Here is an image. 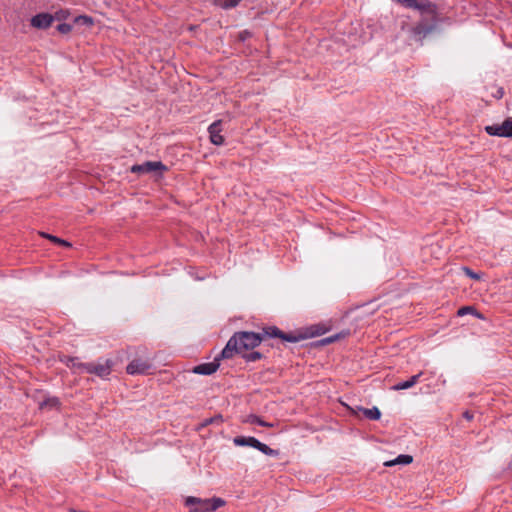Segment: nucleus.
Returning a JSON list of instances; mask_svg holds the SVG:
<instances>
[{"instance_id":"obj_1","label":"nucleus","mask_w":512,"mask_h":512,"mask_svg":"<svg viewBox=\"0 0 512 512\" xmlns=\"http://www.w3.org/2000/svg\"><path fill=\"white\" fill-rule=\"evenodd\" d=\"M263 340L261 333L255 332H236L227 342L221 352L222 359H229L235 353H244L247 350L257 347Z\"/></svg>"},{"instance_id":"obj_2","label":"nucleus","mask_w":512,"mask_h":512,"mask_svg":"<svg viewBox=\"0 0 512 512\" xmlns=\"http://www.w3.org/2000/svg\"><path fill=\"white\" fill-rule=\"evenodd\" d=\"M225 504L221 498L202 499L194 496H188L185 499V506L189 512H213Z\"/></svg>"},{"instance_id":"obj_3","label":"nucleus","mask_w":512,"mask_h":512,"mask_svg":"<svg viewBox=\"0 0 512 512\" xmlns=\"http://www.w3.org/2000/svg\"><path fill=\"white\" fill-rule=\"evenodd\" d=\"M233 442L236 446H249V447H252V448H255V449L261 451L263 454L268 455V456H277L278 455L277 450L271 449L269 446L260 442L255 437L237 436L233 439Z\"/></svg>"},{"instance_id":"obj_4","label":"nucleus","mask_w":512,"mask_h":512,"mask_svg":"<svg viewBox=\"0 0 512 512\" xmlns=\"http://www.w3.org/2000/svg\"><path fill=\"white\" fill-rule=\"evenodd\" d=\"M167 168L160 161H147L142 164H136L131 167V172L139 175L154 174L161 175Z\"/></svg>"},{"instance_id":"obj_5","label":"nucleus","mask_w":512,"mask_h":512,"mask_svg":"<svg viewBox=\"0 0 512 512\" xmlns=\"http://www.w3.org/2000/svg\"><path fill=\"white\" fill-rule=\"evenodd\" d=\"M80 365L85 372L106 378L111 373L112 362L105 360L98 363H84Z\"/></svg>"},{"instance_id":"obj_6","label":"nucleus","mask_w":512,"mask_h":512,"mask_svg":"<svg viewBox=\"0 0 512 512\" xmlns=\"http://www.w3.org/2000/svg\"><path fill=\"white\" fill-rule=\"evenodd\" d=\"M485 130L491 136L512 137V117L504 120L502 124L486 126Z\"/></svg>"},{"instance_id":"obj_7","label":"nucleus","mask_w":512,"mask_h":512,"mask_svg":"<svg viewBox=\"0 0 512 512\" xmlns=\"http://www.w3.org/2000/svg\"><path fill=\"white\" fill-rule=\"evenodd\" d=\"M262 335H263V338L265 336H267V337H278V338H281L284 341L291 342V343H296V342H298L301 339L300 336H296V335H293V334H285V333H283L280 329H278L275 326L265 328L263 333H262Z\"/></svg>"},{"instance_id":"obj_8","label":"nucleus","mask_w":512,"mask_h":512,"mask_svg":"<svg viewBox=\"0 0 512 512\" xmlns=\"http://www.w3.org/2000/svg\"><path fill=\"white\" fill-rule=\"evenodd\" d=\"M150 368L151 364L148 361L134 359L127 365L126 371L130 375L147 374Z\"/></svg>"},{"instance_id":"obj_9","label":"nucleus","mask_w":512,"mask_h":512,"mask_svg":"<svg viewBox=\"0 0 512 512\" xmlns=\"http://www.w3.org/2000/svg\"><path fill=\"white\" fill-rule=\"evenodd\" d=\"M220 358H222L221 355L216 357L214 359V361H212V362L202 363V364H199V365L195 366L192 369L193 373L199 374V375H211V374H213L214 372L217 371V369L220 366V364H219Z\"/></svg>"},{"instance_id":"obj_10","label":"nucleus","mask_w":512,"mask_h":512,"mask_svg":"<svg viewBox=\"0 0 512 512\" xmlns=\"http://www.w3.org/2000/svg\"><path fill=\"white\" fill-rule=\"evenodd\" d=\"M54 21V16L49 13H39L31 18V26L37 29H47Z\"/></svg>"},{"instance_id":"obj_11","label":"nucleus","mask_w":512,"mask_h":512,"mask_svg":"<svg viewBox=\"0 0 512 512\" xmlns=\"http://www.w3.org/2000/svg\"><path fill=\"white\" fill-rule=\"evenodd\" d=\"M221 125H222V121L218 120V121L213 122L208 127L210 140L214 145H217V146L222 145L224 143V137L221 135Z\"/></svg>"},{"instance_id":"obj_12","label":"nucleus","mask_w":512,"mask_h":512,"mask_svg":"<svg viewBox=\"0 0 512 512\" xmlns=\"http://www.w3.org/2000/svg\"><path fill=\"white\" fill-rule=\"evenodd\" d=\"M421 375H422V372H420L416 375H413L412 377H410V379L395 384L392 387V389L395 391L409 389V388L413 387L418 382Z\"/></svg>"},{"instance_id":"obj_13","label":"nucleus","mask_w":512,"mask_h":512,"mask_svg":"<svg viewBox=\"0 0 512 512\" xmlns=\"http://www.w3.org/2000/svg\"><path fill=\"white\" fill-rule=\"evenodd\" d=\"M412 461H413L412 456L407 455V454H401L393 460L386 461L384 463V465L387 467L394 466V465H407V464H410Z\"/></svg>"},{"instance_id":"obj_14","label":"nucleus","mask_w":512,"mask_h":512,"mask_svg":"<svg viewBox=\"0 0 512 512\" xmlns=\"http://www.w3.org/2000/svg\"><path fill=\"white\" fill-rule=\"evenodd\" d=\"M73 23H74V26L78 27V28H80V27L90 28L94 24V19L87 15H80V16H77L74 18Z\"/></svg>"},{"instance_id":"obj_15","label":"nucleus","mask_w":512,"mask_h":512,"mask_svg":"<svg viewBox=\"0 0 512 512\" xmlns=\"http://www.w3.org/2000/svg\"><path fill=\"white\" fill-rule=\"evenodd\" d=\"M366 418L370 420H378L381 417V412L377 407L372 408H360Z\"/></svg>"},{"instance_id":"obj_16","label":"nucleus","mask_w":512,"mask_h":512,"mask_svg":"<svg viewBox=\"0 0 512 512\" xmlns=\"http://www.w3.org/2000/svg\"><path fill=\"white\" fill-rule=\"evenodd\" d=\"M242 0H214L216 6L228 10L236 7Z\"/></svg>"},{"instance_id":"obj_17","label":"nucleus","mask_w":512,"mask_h":512,"mask_svg":"<svg viewBox=\"0 0 512 512\" xmlns=\"http://www.w3.org/2000/svg\"><path fill=\"white\" fill-rule=\"evenodd\" d=\"M247 422L250 424H257V425H260L263 427H273L274 426L273 423H268L256 415H249L247 417Z\"/></svg>"},{"instance_id":"obj_18","label":"nucleus","mask_w":512,"mask_h":512,"mask_svg":"<svg viewBox=\"0 0 512 512\" xmlns=\"http://www.w3.org/2000/svg\"><path fill=\"white\" fill-rule=\"evenodd\" d=\"M398 3L406 8L422 10L423 6L417 2V0H396Z\"/></svg>"},{"instance_id":"obj_19","label":"nucleus","mask_w":512,"mask_h":512,"mask_svg":"<svg viewBox=\"0 0 512 512\" xmlns=\"http://www.w3.org/2000/svg\"><path fill=\"white\" fill-rule=\"evenodd\" d=\"M243 354V358L248 361V362H254V361H257L259 360L262 355L261 353L257 352V351H253V352H250V353H242Z\"/></svg>"},{"instance_id":"obj_20","label":"nucleus","mask_w":512,"mask_h":512,"mask_svg":"<svg viewBox=\"0 0 512 512\" xmlns=\"http://www.w3.org/2000/svg\"><path fill=\"white\" fill-rule=\"evenodd\" d=\"M41 235L43 237H46L49 240L53 241L54 243H57V244H60V245L66 246V247L71 246L70 243H68L67 241H65L63 239H60V238H58L56 236H53V235H50V234H46V233H42Z\"/></svg>"},{"instance_id":"obj_21","label":"nucleus","mask_w":512,"mask_h":512,"mask_svg":"<svg viewBox=\"0 0 512 512\" xmlns=\"http://www.w3.org/2000/svg\"><path fill=\"white\" fill-rule=\"evenodd\" d=\"M74 25H71V24H67V23H62V24H59L57 26V30L61 33V34H67L69 32L72 31Z\"/></svg>"},{"instance_id":"obj_22","label":"nucleus","mask_w":512,"mask_h":512,"mask_svg":"<svg viewBox=\"0 0 512 512\" xmlns=\"http://www.w3.org/2000/svg\"><path fill=\"white\" fill-rule=\"evenodd\" d=\"M462 269H463L464 273H465L468 277H470V278H472V279H474V280H479V279L481 278L480 274L475 273L474 271H472V270H471L470 268H468V267H463Z\"/></svg>"},{"instance_id":"obj_23","label":"nucleus","mask_w":512,"mask_h":512,"mask_svg":"<svg viewBox=\"0 0 512 512\" xmlns=\"http://www.w3.org/2000/svg\"><path fill=\"white\" fill-rule=\"evenodd\" d=\"M68 15H69V12L67 10H60V11H57L55 13V15H53V16H54V20L56 19V20L60 21V20L66 19L68 17Z\"/></svg>"},{"instance_id":"obj_24","label":"nucleus","mask_w":512,"mask_h":512,"mask_svg":"<svg viewBox=\"0 0 512 512\" xmlns=\"http://www.w3.org/2000/svg\"><path fill=\"white\" fill-rule=\"evenodd\" d=\"M58 404V400L57 398H51V399H47L45 401H43L41 404H40V407L43 408L44 406H56Z\"/></svg>"},{"instance_id":"obj_25","label":"nucleus","mask_w":512,"mask_h":512,"mask_svg":"<svg viewBox=\"0 0 512 512\" xmlns=\"http://www.w3.org/2000/svg\"><path fill=\"white\" fill-rule=\"evenodd\" d=\"M474 311L473 307L471 306H464L458 310V315H465L468 313H472Z\"/></svg>"},{"instance_id":"obj_26","label":"nucleus","mask_w":512,"mask_h":512,"mask_svg":"<svg viewBox=\"0 0 512 512\" xmlns=\"http://www.w3.org/2000/svg\"><path fill=\"white\" fill-rule=\"evenodd\" d=\"M337 338H338V336H331V337H327V338L323 339L321 342L324 344H328V343L333 342Z\"/></svg>"},{"instance_id":"obj_27","label":"nucleus","mask_w":512,"mask_h":512,"mask_svg":"<svg viewBox=\"0 0 512 512\" xmlns=\"http://www.w3.org/2000/svg\"><path fill=\"white\" fill-rule=\"evenodd\" d=\"M70 361H71V366H73V367H79L80 369H82V370H83V368H82V367H81V365H80L81 363H78L76 359H71Z\"/></svg>"},{"instance_id":"obj_28","label":"nucleus","mask_w":512,"mask_h":512,"mask_svg":"<svg viewBox=\"0 0 512 512\" xmlns=\"http://www.w3.org/2000/svg\"><path fill=\"white\" fill-rule=\"evenodd\" d=\"M464 417H465L467 420H471V419H472V415H471L469 412H465V413H464Z\"/></svg>"},{"instance_id":"obj_29","label":"nucleus","mask_w":512,"mask_h":512,"mask_svg":"<svg viewBox=\"0 0 512 512\" xmlns=\"http://www.w3.org/2000/svg\"><path fill=\"white\" fill-rule=\"evenodd\" d=\"M246 34H248V32H247V31H244V34H243L242 40H245Z\"/></svg>"},{"instance_id":"obj_30","label":"nucleus","mask_w":512,"mask_h":512,"mask_svg":"<svg viewBox=\"0 0 512 512\" xmlns=\"http://www.w3.org/2000/svg\"><path fill=\"white\" fill-rule=\"evenodd\" d=\"M246 34H248V32H247V31H244V34H243L242 40H245Z\"/></svg>"},{"instance_id":"obj_31","label":"nucleus","mask_w":512,"mask_h":512,"mask_svg":"<svg viewBox=\"0 0 512 512\" xmlns=\"http://www.w3.org/2000/svg\"><path fill=\"white\" fill-rule=\"evenodd\" d=\"M246 34H248V32H247V31H244V34H243L242 40H245Z\"/></svg>"}]
</instances>
